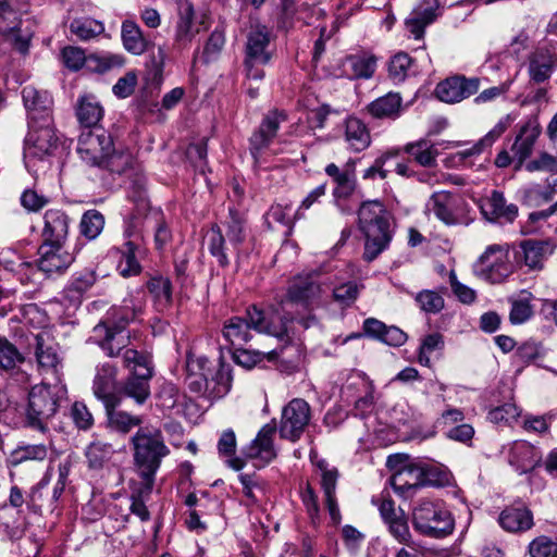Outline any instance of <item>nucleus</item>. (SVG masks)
<instances>
[{
  "label": "nucleus",
  "mask_w": 557,
  "mask_h": 557,
  "mask_svg": "<svg viewBox=\"0 0 557 557\" xmlns=\"http://www.w3.org/2000/svg\"><path fill=\"white\" fill-rule=\"evenodd\" d=\"M136 317V310L128 305L113 309L108 321L98 323L92 337L109 357L121 356L123 366L129 371L120 393L143 405L150 396L149 382L153 375L150 357L141 351L127 348V339L122 335L125 326Z\"/></svg>",
  "instance_id": "nucleus-1"
},
{
  "label": "nucleus",
  "mask_w": 557,
  "mask_h": 557,
  "mask_svg": "<svg viewBox=\"0 0 557 557\" xmlns=\"http://www.w3.org/2000/svg\"><path fill=\"white\" fill-rule=\"evenodd\" d=\"M77 152L86 164L113 174L125 173L134 164L133 154L128 150L115 148L111 135L101 127L82 131Z\"/></svg>",
  "instance_id": "nucleus-2"
},
{
  "label": "nucleus",
  "mask_w": 557,
  "mask_h": 557,
  "mask_svg": "<svg viewBox=\"0 0 557 557\" xmlns=\"http://www.w3.org/2000/svg\"><path fill=\"white\" fill-rule=\"evenodd\" d=\"M358 221L366 237L363 257L367 261H372L392 240V214L382 202L367 201L358 211Z\"/></svg>",
  "instance_id": "nucleus-3"
},
{
  "label": "nucleus",
  "mask_w": 557,
  "mask_h": 557,
  "mask_svg": "<svg viewBox=\"0 0 557 557\" xmlns=\"http://www.w3.org/2000/svg\"><path fill=\"white\" fill-rule=\"evenodd\" d=\"M134 453V466L139 476L145 481L148 492L151 491L154 476L162 459L170 454L159 429L139 428L131 437Z\"/></svg>",
  "instance_id": "nucleus-4"
},
{
  "label": "nucleus",
  "mask_w": 557,
  "mask_h": 557,
  "mask_svg": "<svg viewBox=\"0 0 557 557\" xmlns=\"http://www.w3.org/2000/svg\"><path fill=\"white\" fill-rule=\"evenodd\" d=\"M62 387L46 383L35 385L28 393V403L25 413L27 426L39 432L48 430V421L57 413L59 408V393Z\"/></svg>",
  "instance_id": "nucleus-5"
},
{
  "label": "nucleus",
  "mask_w": 557,
  "mask_h": 557,
  "mask_svg": "<svg viewBox=\"0 0 557 557\" xmlns=\"http://www.w3.org/2000/svg\"><path fill=\"white\" fill-rule=\"evenodd\" d=\"M272 39V33L264 25L256 24L248 30L244 61L248 79H263L261 66L269 64L274 53Z\"/></svg>",
  "instance_id": "nucleus-6"
},
{
  "label": "nucleus",
  "mask_w": 557,
  "mask_h": 557,
  "mask_svg": "<svg viewBox=\"0 0 557 557\" xmlns=\"http://www.w3.org/2000/svg\"><path fill=\"white\" fill-rule=\"evenodd\" d=\"M412 524L420 534L441 539L454 531L455 521L441 503L423 499L412 510Z\"/></svg>",
  "instance_id": "nucleus-7"
},
{
  "label": "nucleus",
  "mask_w": 557,
  "mask_h": 557,
  "mask_svg": "<svg viewBox=\"0 0 557 557\" xmlns=\"http://www.w3.org/2000/svg\"><path fill=\"white\" fill-rule=\"evenodd\" d=\"M27 2H0V32L4 34L14 47L22 53L27 52L33 35L29 18L24 9Z\"/></svg>",
  "instance_id": "nucleus-8"
},
{
  "label": "nucleus",
  "mask_w": 557,
  "mask_h": 557,
  "mask_svg": "<svg viewBox=\"0 0 557 557\" xmlns=\"http://www.w3.org/2000/svg\"><path fill=\"white\" fill-rule=\"evenodd\" d=\"M285 120L284 111L272 110L264 115L259 128L252 133L249 139V151L256 168H267L269 157L274 154L270 150V145Z\"/></svg>",
  "instance_id": "nucleus-9"
},
{
  "label": "nucleus",
  "mask_w": 557,
  "mask_h": 557,
  "mask_svg": "<svg viewBox=\"0 0 557 557\" xmlns=\"http://www.w3.org/2000/svg\"><path fill=\"white\" fill-rule=\"evenodd\" d=\"M511 272L508 245L487 246L474 264L475 275L492 284L502 283Z\"/></svg>",
  "instance_id": "nucleus-10"
},
{
  "label": "nucleus",
  "mask_w": 557,
  "mask_h": 557,
  "mask_svg": "<svg viewBox=\"0 0 557 557\" xmlns=\"http://www.w3.org/2000/svg\"><path fill=\"white\" fill-rule=\"evenodd\" d=\"M28 132L24 139L25 158L45 159L53 154L59 145L53 119L49 122H29Z\"/></svg>",
  "instance_id": "nucleus-11"
},
{
  "label": "nucleus",
  "mask_w": 557,
  "mask_h": 557,
  "mask_svg": "<svg viewBox=\"0 0 557 557\" xmlns=\"http://www.w3.org/2000/svg\"><path fill=\"white\" fill-rule=\"evenodd\" d=\"M247 315L250 319L253 330L259 333H265L286 341H289L294 335L292 329L293 318L280 312L277 308L262 311L256 306H252L247 309Z\"/></svg>",
  "instance_id": "nucleus-12"
},
{
  "label": "nucleus",
  "mask_w": 557,
  "mask_h": 557,
  "mask_svg": "<svg viewBox=\"0 0 557 557\" xmlns=\"http://www.w3.org/2000/svg\"><path fill=\"white\" fill-rule=\"evenodd\" d=\"M311 419L309 404L301 398L292 399L282 410L278 424L280 436L293 443L297 442Z\"/></svg>",
  "instance_id": "nucleus-13"
},
{
  "label": "nucleus",
  "mask_w": 557,
  "mask_h": 557,
  "mask_svg": "<svg viewBox=\"0 0 557 557\" xmlns=\"http://www.w3.org/2000/svg\"><path fill=\"white\" fill-rule=\"evenodd\" d=\"M178 15L175 41L178 46L185 47L200 30V26H206L208 9L205 2H180Z\"/></svg>",
  "instance_id": "nucleus-14"
},
{
  "label": "nucleus",
  "mask_w": 557,
  "mask_h": 557,
  "mask_svg": "<svg viewBox=\"0 0 557 557\" xmlns=\"http://www.w3.org/2000/svg\"><path fill=\"white\" fill-rule=\"evenodd\" d=\"M425 210L446 225L460 224L465 220L466 203L449 191H436L426 202Z\"/></svg>",
  "instance_id": "nucleus-15"
},
{
  "label": "nucleus",
  "mask_w": 557,
  "mask_h": 557,
  "mask_svg": "<svg viewBox=\"0 0 557 557\" xmlns=\"http://www.w3.org/2000/svg\"><path fill=\"white\" fill-rule=\"evenodd\" d=\"M321 284L314 274L298 275L292 280L285 297L281 300L282 311L286 307L299 305L305 308L313 305L321 296Z\"/></svg>",
  "instance_id": "nucleus-16"
},
{
  "label": "nucleus",
  "mask_w": 557,
  "mask_h": 557,
  "mask_svg": "<svg viewBox=\"0 0 557 557\" xmlns=\"http://www.w3.org/2000/svg\"><path fill=\"white\" fill-rule=\"evenodd\" d=\"M66 243H41L38 249V269L48 276L63 274L75 261V253L70 251Z\"/></svg>",
  "instance_id": "nucleus-17"
},
{
  "label": "nucleus",
  "mask_w": 557,
  "mask_h": 557,
  "mask_svg": "<svg viewBox=\"0 0 557 557\" xmlns=\"http://www.w3.org/2000/svg\"><path fill=\"white\" fill-rule=\"evenodd\" d=\"M22 100L29 122H49L53 119V98L44 89L28 85L22 89Z\"/></svg>",
  "instance_id": "nucleus-18"
},
{
  "label": "nucleus",
  "mask_w": 557,
  "mask_h": 557,
  "mask_svg": "<svg viewBox=\"0 0 557 557\" xmlns=\"http://www.w3.org/2000/svg\"><path fill=\"white\" fill-rule=\"evenodd\" d=\"M35 341V357L39 372L42 375H51L55 382H60L63 364L58 346L41 333L36 335Z\"/></svg>",
  "instance_id": "nucleus-19"
},
{
  "label": "nucleus",
  "mask_w": 557,
  "mask_h": 557,
  "mask_svg": "<svg viewBox=\"0 0 557 557\" xmlns=\"http://www.w3.org/2000/svg\"><path fill=\"white\" fill-rule=\"evenodd\" d=\"M480 88L479 78L453 76L437 84L435 95L438 100L446 103H456L474 95Z\"/></svg>",
  "instance_id": "nucleus-20"
},
{
  "label": "nucleus",
  "mask_w": 557,
  "mask_h": 557,
  "mask_svg": "<svg viewBox=\"0 0 557 557\" xmlns=\"http://www.w3.org/2000/svg\"><path fill=\"white\" fill-rule=\"evenodd\" d=\"M186 381L191 392L206 394L213 380L214 369L212 362L205 356H195L188 352L186 359Z\"/></svg>",
  "instance_id": "nucleus-21"
},
{
  "label": "nucleus",
  "mask_w": 557,
  "mask_h": 557,
  "mask_svg": "<svg viewBox=\"0 0 557 557\" xmlns=\"http://www.w3.org/2000/svg\"><path fill=\"white\" fill-rule=\"evenodd\" d=\"M117 369L111 362L100 363L96 368L92 392L103 403L104 408H115L120 400L115 395Z\"/></svg>",
  "instance_id": "nucleus-22"
},
{
  "label": "nucleus",
  "mask_w": 557,
  "mask_h": 557,
  "mask_svg": "<svg viewBox=\"0 0 557 557\" xmlns=\"http://www.w3.org/2000/svg\"><path fill=\"white\" fill-rule=\"evenodd\" d=\"M277 431L275 422L263 425L255 440L245 448L247 458L257 460L265 466L276 458L277 451L274 446V436Z\"/></svg>",
  "instance_id": "nucleus-23"
},
{
  "label": "nucleus",
  "mask_w": 557,
  "mask_h": 557,
  "mask_svg": "<svg viewBox=\"0 0 557 557\" xmlns=\"http://www.w3.org/2000/svg\"><path fill=\"white\" fill-rule=\"evenodd\" d=\"M296 357L292 359H287L284 356L285 349L280 350H271L269 352H261L259 350H250L245 349L242 347H235V350L233 352V359L234 361L246 369H251L255 366H257L259 362H261L263 359H268L269 361H274L278 358H281L282 362H286V366L282 369L287 372H294L298 369L299 360H300V354L298 349H296Z\"/></svg>",
  "instance_id": "nucleus-24"
},
{
  "label": "nucleus",
  "mask_w": 557,
  "mask_h": 557,
  "mask_svg": "<svg viewBox=\"0 0 557 557\" xmlns=\"http://www.w3.org/2000/svg\"><path fill=\"white\" fill-rule=\"evenodd\" d=\"M498 523L509 533H523L534 525L531 509L522 502H516L505 507L498 516Z\"/></svg>",
  "instance_id": "nucleus-25"
},
{
  "label": "nucleus",
  "mask_w": 557,
  "mask_h": 557,
  "mask_svg": "<svg viewBox=\"0 0 557 557\" xmlns=\"http://www.w3.org/2000/svg\"><path fill=\"white\" fill-rule=\"evenodd\" d=\"M41 243H66L70 235L71 218L60 209H49L42 216Z\"/></svg>",
  "instance_id": "nucleus-26"
},
{
  "label": "nucleus",
  "mask_w": 557,
  "mask_h": 557,
  "mask_svg": "<svg viewBox=\"0 0 557 557\" xmlns=\"http://www.w3.org/2000/svg\"><path fill=\"white\" fill-rule=\"evenodd\" d=\"M508 119L500 120L484 137L474 143L471 147L457 151L451 154L449 160L454 166H472L469 161L474 156H479L486 148H490L507 129Z\"/></svg>",
  "instance_id": "nucleus-27"
},
{
  "label": "nucleus",
  "mask_w": 557,
  "mask_h": 557,
  "mask_svg": "<svg viewBox=\"0 0 557 557\" xmlns=\"http://www.w3.org/2000/svg\"><path fill=\"white\" fill-rule=\"evenodd\" d=\"M541 460L540 450L528 442L517 441L509 448L508 462L519 474L532 471Z\"/></svg>",
  "instance_id": "nucleus-28"
},
{
  "label": "nucleus",
  "mask_w": 557,
  "mask_h": 557,
  "mask_svg": "<svg viewBox=\"0 0 557 557\" xmlns=\"http://www.w3.org/2000/svg\"><path fill=\"white\" fill-rule=\"evenodd\" d=\"M363 334L388 346L399 347L407 342V334L397 326L386 325L375 318H368L362 324Z\"/></svg>",
  "instance_id": "nucleus-29"
},
{
  "label": "nucleus",
  "mask_w": 557,
  "mask_h": 557,
  "mask_svg": "<svg viewBox=\"0 0 557 557\" xmlns=\"http://www.w3.org/2000/svg\"><path fill=\"white\" fill-rule=\"evenodd\" d=\"M440 14L438 2H419L405 21L406 28L414 39H421L424 27L433 23Z\"/></svg>",
  "instance_id": "nucleus-30"
},
{
  "label": "nucleus",
  "mask_w": 557,
  "mask_h": 557,
  "mask_svg": "<svg viewBox=\"0 0 557 557\" xmlns=\"http://www.w3.org/2000/svg\"><path fill=\"white\" fill-rule=\"evenodd\" d=\"M481 211L488 221H503L511 223L518 215V207L506 203L500 191L494 190L481 205Z\"/></svg>",
  "instance_id": "nucleus-31"
},
{
  "label": "nucleus",
  "mask_w": 557,
  "mask_h": 557,
  "mask_svg": "<svg viewBox=\"0 0 557 557\" xmlns=\"http://www.w3.org/2000/svg\"><path fill=\"white\" fill-rule=\"evenodd\" d=\"M557 67V57L548 48H537L529 57V75L531 81L543 83Z\"/></svg>",
  "instance_id": "nucleus-32"
},
{
  "label": "nucleus",
  "mask_w": 557,
  "mask_h": 557,
  "mask_svg": "<svg viewBox=\"0 0 557 557\" xmlns=\"http://www.w3.org/2000/svg\"><path fill=\"white\" fill-rule=\"evenodd\" d=\"M355 162L350 161L346 164L345 169H339L335 163H330L325 166V173L336 184L333 191L336 198L349 197L356 187L355 180Z\"/></svg>",
  "instance_id": "nucleus-33"
},
{
  "label": "nucleus",
  "mask_w": 557,
  "mask_h": 557,
  "mask_svg": "<svg viewBox=\"0 0 557 557\" xmlns=\"http://www.w3.org/2000/svg\"><path fill=\"white\" fill-rule=\"evenodd\" d=\"M344 126L345 141L352 151L360 152L370 146V132L367 125L360 119L349 116L346 119Z\"/></svg>",
  "instance_id": "nucleus-34"
},
{
  "label": "nucleus",
  "mask_w": 557,
  "mask_h": 557,
  "mask_svg": "<svg viewBox=\"0 0 557 557\" xmlns=\"http://www.w3.org/2000/svg\"><path fill=\"white\" fill-rule=\"evenodd\" d=\"M251 329L253 327L248 315L246 319L233 317L225 322L222 334L231 345L242 347L251 339Z\"/></svg>",
  "instance_id": "nucleus-35"
},
{
  "label": "nucleus",
  "mask_w": 557,
  "mask_h": 557,
  "mask_svg": "<svg viewBox=\"0 0 557 557\" xmlns=\"http://www.w3.org/2000/svg\"><path fill=\"white\" fill-rule=\"evenodd\" d=\"M540 133V126L535 121H529L521 127L512 145V152L520 163L531 154Z\"/></svg>",
  "instance_id": "nucleus-36"
},
{
  "label": "nucleus",
  "mask_w": 557,
  "mask_h": 557,
  "mask_svg": "<svg viewBox=\"0 0 557 557\" xmlns=\"http://www.w3.org/2000/svg\"><path fill=\"white\" fill-rule=\"evenodd\" d=\"M121 39L124 49L135 55L143 54L148 48V40L134 21L125 20L121 26Z\"/></svg>",
  "instance_id": "nucleus-37"
},
{
  "label": "nucleus",
  "mask_w": 557,
  "mask_h": 557,
  "mask_svg": "<svg viewBox=\"0 0 557 557\" xmlns=\"http://www.w3.org/2000/svg\"><path fill=\"white\" fill-rule=\"evenodd\" d=\"M404 151L411 160L423 168H433L437 163L438 150L429 139L423 138L408 143L404 147Z\"/></svg>",
  "instance_id": "nucleus-38"
},
{
  "label": "nucleus",
  "mask_w": 557,
  "mask_h": 557,
  "mask_svg": "<svg viewBox=\"0 0 557 557\" xmlns=\"http://www.w3.org/2000/svg\"><path fill=\"white\" fill-rule=\"evenodd\" d=\"M367 110L374 119H396L401 111V98L397 92H388L372 101Z\"/></svg>",
  "instance_id": "nucleus-39"
},
{
  "label": "nucleus",
  "mask_w": 557,
  "mask_h": 557,
  "mask_svg": "<svg viewBox=\"0 0 557 557\" xmlns=\"http://www.w3.org/2000/svg\"><path fill=\"white\" fill-rule=\"evenodd\" d=\"M141 253V245L137 240H126L121 248V259L117 270L124 277L137 275L141 271L138 257Z\"/></svg>",
  "instance_id": "nucleus-40"
},
{
  "label": "nucleus",
  "mask_w": 557,
  "mask_h": 557,
  "mask_svg": "<svg viewBox=\"0 0 557 557\" xmlns=\"http://www.w3.org/2000/svg\"><path fill=\"white\" fill-rule=\"evenodd\" d=\"M76 114L85 129H94L103 116V108L95 96L85 95L79 98Z\"/></svg>",
  "instance_id": "nucleus-41"
},
{
  "label": "nucleus",
  "mask_w": 557,
  "mask_h": 557,
  "mask_svg": "<svg viewBox=\"0 0 557 557\" xmlns=\"http://www.w3.org/2000/svg\"><path fill=\"white\" fill-rule=\"evenodd\" d=\"M344 73L350 78H370L376 67V59L367 54L348 55L344 63Z\"/></svg>",
  "instance_id": "nucleus-42"
},
{
  "label": "nucleus",
  "mask_w": 557,
  "mask_h": 557,
  "mask_svg": "<svg viewBox=\"0 0 557 557\" xmlns=\"http://www.w3.org/2000/svg\"><path fill=\"white\" fill-rule=\"evenodd\" d=\"M125 57L122 53L100 52L88 55L87 70L90 72L103 74L125 64Z\"/></svg>",
  "instance_id": "nucleus-43"
},
{
  "label": "nucleus",
  "mask_w": 557,
  "mask_h": 557,
  "mask_svg": "<svg viewBox=\"0 0 557 557\" xmlns=\"http://www.w3.org/2000/svg\"><path fill=\"white\" fill-rule=\"evenodd\" d=\"M549 250L546 242L528 239L520 244L519 257L530 269L541 268L545 255Z\"/></svg>",
  "instance_id": "nucleus-44"
},
{
  "label": "nucleus",
  "mask_w": 557,
  "mask_h": 557,
  "mask_svg": "<svg viewBox=\"0 0 557 557\" xmlns=\"http://www.w3.org/2000/svg\"><path fill=\"white\" fill-rule=\"evenodd\" d=\"M418 476L419 472L417 469L403 467L393 474L391 485L396 493L407 495L410 491H414L420 486Z\"/></svg>",
  "instance_id": "nucleus-45"
},
{
  "label": "nucleus",
  "mask_w": 557,
  "mask_h": 557,
  "mask_svg": "<svg viewBox=\"0 0 557 557\" xmlns=\"http://www.w3.org/2000/svg\"><path fill=\"white\" fill-rule=\"evenodd\" d=\"M149 293L153 296L159 310L168 308L172 301V284L166 277H152L147 283Z\"/></svg>",
  "instance_id": "nucleus-46"
},
{
  "label": "nucleus",
  "mask_w": 557,
  "mask_h": 557,
  "mask_svg": "<svg viewBox=\"0 0 557 557\" xmlns=\"http://www.w3.org/2000/svg\"><path fill=\"white\" fill-rule=\"evenodd\" d=\"M106 411L110 428L124 434L128 433L133 428L139 426L143 422L140 417L129 414L126 411L115 410V408H106Z\"/></svg>",
  "instance_id": "nucleus-47"
},
{
  "label": "nucleus",
  "mask_w": 557,
  "mask_h": 557,
  "mask_svg": "<svg viewBox=\"0 0 557 557\" xmlns=\"http://www.w3.org/2000/svg\"><path fill=\"white\" fill-rule=\"evenodd\" d=\"M47 455L48 448L44 444L18 446L11 453L10 462L17 466L26 461H42Z\"/></svg>",
  "instance_id": "nucleus-48"
},
{
  "label": "nucleus",
  "mask_w": 557,
  "mask_h": 557,
  "mask_svg": "<svg viewBox=\"0 0 557 557\" xmlns=\"http://www.w3.org/2000/svg\"><path fill=\"white\" fill-rule=\"evenodd\" d=\"M114 449L111 444L101 441L91 442L86 448V458L91 468L98 469L111 459Z\"/></svg>",
  "instance_id": "nucleus-49"
},
{
  "label": "nucleus",
  "mask_w": 557,
  "mask_h": 557,
  "mask_svg": "<svg viewBox=\"0 0 557 557\" xmlns=\"http://www.w3.org/2000/svg\"><path fill=\"white\" fill-rule=\"evenodd\" d=\"M104 226V218L97 210L86 211L79 223L81 234L89 240L97 238Z\"/></svg>",
  "instance_id": "nucleus-50"
},
{
  "label": "nucleus",
  "mask_w": 557,
  "mask_h": 557,
  "mask_svg": "<svg viewBox=\"0 0 557 557\" xmlns=\"http://www.w3.org/2000/svg\"><path fill=\"white\" fill-rule=\"evenodd\" d=\"M70 30L81 40H89L103 33L104 26L94 18H76L71 22Z\"/></svg>",
  "instance_id": "nucleus-51"
},
{
  "label": "nucleus",
  "mask_w": 557,
  "mask_h": 557,
  "mask_svg": "<svg viewBox=\"0 0 557 557\" xmlns=\"http://www.w3.org/2000/svg\"><path fill=\"white\" fill-rule=\"evenodd\" d=\"M314 466L321 478V487L324 493V497H331L335 495L336 484L338 480V470L335 467H331L324 459L317 460Z\"/></svg>",
  "instance_id": "nucleus-52"
},
{
  "label": "nucleus",
  "mask_w": 557,
  "mask_h": 557,
  "mask_svg": "<svg viewBox=\"0 0 557 557\" xmlns=\"http://www.w3.org/2000/svg\"><path fill=\"white\" fill-rule=\"evenodd\" d=\"M24 356L7 338L0 337V369L4 371L14 370L16 366L23 364Z\"/></svg>",
  "instance_id": "nucleus-53"
},
{
  "label": "nucleus",
  "mask_w": 557,
  "mask_h": 557,
  "mask_svg": "<svg viewBox=\"0 0 557 557\" xmlns=\"http://www.w3.org/2000/svg\"><path fill=\"white\" fill-rule=\"evenodd\" d=\"M444 348V338L440 333H432L424 336L421 341L419 352H418V361L420 364L430 367L431 359L430 356L434 351L442 350Z\"/></svg>",
  "instance_id": "nucleus-54"
},
{
  "label": "nucleus",
  "mask_w": 557,
  "mask_h": 557,
  "mask_svg": "<svg viewBox=\"0 0 557 557\" xmlns=\"http://www.w3.org/2000/svg\"><path fill=\"white\" fill-rule=\"evenodd\" d=\"M96 280L97 276L92 270L85 269L76 272L67 285L66 293H73V297L79 298L96 283Z\"/></svg>",
  "instance_id": "nucleus-55"
},
{
  "label": "nucleus",
  "mask_w": 557,
  "mask_h": 557,
  "mask_svg": "<svg viewBox=\"0 0 557 557\" xmlns=\"http://www.w3.org/2000/svg\"><path fill=\"white\" fill-rule=\"evenodd\" d=\"M225 239L221 228L218 225H213L209 233V251L216 258L221 267L228 264V258L224 251Z\"/></svg>",
  "instance_id": "nucleus-56"
},
{
  "label": "nucleus",
  "mask_w": 557,
  "mask_h": 557,
  "mask_svg": "<svg viewBox=\"0 0 557 557\" xmlns=\"http://www.w3.org/2000/svg\"><path fill=\"white\" fill-rule=\"evenodd\" d=\"M416 301L421 310L437 313L444 308V298L437 292L424 289L417 294Z\"/></svg>",
  "instance_id": "nucleus-57"
},
{
  "label": "nucleus",
  "mask_w": 557,
  "mask_h": 557,
  "mask_svg": "<svg viewBox=\"0 0 557 557\" xmlns=\"http://www.w3.org/2000/svg\"><path fill=\"white\" fill-rule=\"evenodd\" d=\"M360 286L356 282L343 283L333 289V297L342 307H350L358 298Z\"/></svg>",
  "instance_id": "nucleus-58"
},
{
  "label": "nucleus",
  "mask_w": 557,
  "mask_h": 557,
  "mask_svg": "<svg viewBox=\"0 0 557 557\" xmlns=\"http://www.w3.org/2000/svg\"><path fill=\"white\" fill-rule=\"evenodd\" d=\"M520 416V410L512 403H506L490 410L488 419L493 423L510 424Z\"/></svg>",
  "instance_id": "nucleus-59"
},
{
  "label": "nucleus",
  "mask_w": 557,
  "mask_h": 557,
  "mask_svg": "<svg viewBox=\"0 0 557 557\" xmlns=\"http://www.w3.org/2000/svg\"><path fill=\"white\" fill-rule=\"evenodd\" d=\"M531 557H556L557 543L547 536H539L529 544Z\"/></svg>",
  "instance_id": "nucleus-60"
},
{
  "label": "nucleus",
  "mask_w": 557,
  "mask_h": 557,
  "mask_svg": "<svg viewBox=\"0 0 557 557\" xmlns=\"http://www.w3.org/2000/svg\"><path fill=\"white\" fill-rule=\"evenodd\" d=\"M62 59L65 66L72 71H78L83 66L87 67L88 55H85L82 48L72 46L65 47L62 50Z\"/></svg>",
  "instance_id": "nucleus-61"
},
{
  "label": "nucleus",
  "mask_w": 557,
  "mask_h": 557,
  "mask_svg": "<svg viewBox=\"0 0 557 557\" xmlns=\"http://www.w3.org/2000/svg\"><path fill=\"white\" fill-rule=\"evenodd\" d=\"M238 480L242 483L243 493L247 498L245 505H256L258 503V496L256 492L258 491L262 493L263 491L259 480L255 475H249L246 473L239 474Z\"/></svg>",
  "instance_id": "nucleus-62"
},
{
  "label": "nucleus",
  "mask_w": 557,
  "mask_h": 557,
  "mask_svg": "<svg viewBox=\"0 0 557 557\" xmlns=\"http://www.w3.org/2000/svg\"><path fill=\"white\" fill-rule=\"evenodd\" d=\"M412 64V59L405 52L395 54L388 66L389 75L397 81H403Z\"/></svg>",
  "instance_id": "nucleus-63"
},
{
  "label": "nucleus",
  "mask_w": 557,
  "mask_h": 557,
  "mask_svg": "<svg viewBox=\"0 0 557 557\" xmlns=\"http://www.w3.org/2000/svg\"><path fill=\"white\" fill-rule=\"evenodd\" d=\"M525 169L529 172L542 171L556 174L557 158L547 152H542L535 159L529 161Z\"/></svg>",
  "instance_id": "nucleus-64"
}]
</instances>
